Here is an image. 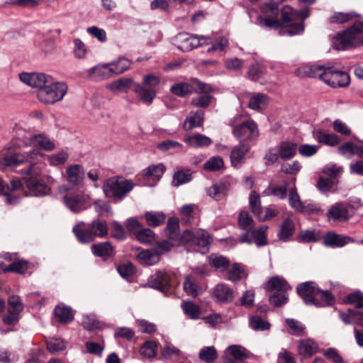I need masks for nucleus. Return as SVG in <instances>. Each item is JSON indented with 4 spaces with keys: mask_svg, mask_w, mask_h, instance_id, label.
Segmentation results:
<instances>
[{
    "mask_svg": "<svg viewBox=\"0 0 363 363\" xmlns=\"http://www.w3.org/2000/svg\"><path fill=\"white\" fill-rule=\"evenodd\" d=\"M145 218L147 225L152 227H157L165 220V215L162 212H147Z\"/></svg>",
    "mask_w": 363,
    "mask_h": 363,
    "instance_id": "46",
    "label": "nucleus"
},
{
    "mask_svg": "<svg viewBox=\"0 0 363 363\" xmlns=\"http://www.w3.org/2000/svg\"><path fill=\"white\" fill-rule=\"evenodd\" d=\"M108 64L114 75L127 71L130 67L131 62L127 58L120 57L118 60Z\"/></svg>",
    "mask_w": 363,
    "mask_h": 363,
    "instance_id": "40",
    "label": "nucleus"
},
{
    "mask_svg": "<svg viewBox=\"0 0 363 363\" xmlns=\"http://www.w3.org/2000/svg\"><path fill=\"white\" fill-rule=\"evenodd\" d=\"M241 116H236L232 118L229 125L233 127V134L242 143L255 139L259 135L257 126L256 123L251 120H247L238 123V119L241 118Z\"/></svg>",
    "mask_w": 363,
    "mask_h": 363,
    "instance_id": "7",
    "label": "nucleus"
},
{
    "mask_svg": "<svg viewBox=\"0 0 363 363\" xmlns=\"http://www.w3.org/2000/svg\"><path fill=\"white\" fill-rule=\"evenodd\" d=\"M329 219L345 221L350 217V206L345 203H337L333 205L327 213Z\"/></svg>",
    "mask_w": 363,
    "mask_h": 363,
    "instance_id": "18",
    "label": "nucleus"
},
{
    "mask_svg": "<svg viewBox=\"0 0 363 363\" xmlns=\"http://www.w3.org/2000/svg\"><path fill=\"white\" fill-rule=\"evenodd\" d=\"M199 35H193L186 33L177 35L174 39V44L178 49L189 52L199 46Z\"/></svg>",
    "mask_w": 363,
    "mask_h": 363,
    "instance_id": "14",
    "label": "nucleus"
},
{
    "mask_svg": "<svg viewBox=\"0 0 363 363\" xmlns=\"http://www.w3.org/2000/svg\"><path fill=\"white\" fill-rule=\"evenodd\" d=\"M134 186L131 180L111 177L104 182L103 191L106 197L121 200L133 189Z\"/></svg>",
    "mask_w": 363,
    "mask_h": 363,
    "instance_id": "6",
    "label": "nucleus"
},
{
    "mask_svg": "<svg viewBox=\"0 0 363 363\" xmlns=\"http://www.w3.org/2000/svg\"><path fill=\"white\" fill-rule=\"evenodd\" d=\"M363 33V23L358 21L349 29L340 32L333 39V47L336 50H345L355 46L359 35Z\"/></svg>",
    "mask_w": 363,
    "mask_h": 363,
    "instance_id": "4",
    "label": "nucleus"
},
{
    "mask_svg": "<svg viewBox=\"0 0 363 363\" xmlns=\"http://www.w3.org/2000/svg\"><path fill=\"white\" fill-rule=\"evenodd\" d=\"M267 229V225H262L257 230H245V231L240 235V241L247 244L255 242L257 246L266 245L267 242L265 233Z\"/></svg>",
    "mask_w": 363,
    "mask_h": 363,
    "instance_id": "12",
    "label": "nucleus"
},
{
    "mask_svg": "<svg viewBox=\"0 0 363 363\" xmlns=\"http://www.w3.org/2000/svg\"><path fill=\"white\" fill-rule=\"evenodd\" d=\"M196 206L195 204H186L179 208L182 220L186 223H191L194 217V211Z\"/></svg>",
    "mask_w": 363,
    "mask_h": 363,
    "instance_id": "55",
    "label": "nucleus"
},
{
    "mask_svg": "<svg viewBox=\"0 0 363 363\" xmlns=\"http://www.w3.org/2000/svg\"><path fill=\"white\" fill-rule=\"evenodd\" d=\"M238 224L242 230H248L253 228L254 221L249 216L248 213L241 211L238 217Z\"/></svg>",
    "mask_w": 363,
    "mask_h": 363,
    "instance_id": "61",
    "label": "nucleus"
},
{
    "mask_svg": "<svg viewBox=\"0 0 363 363\" xmlns=\"http://www.w3.org/2000/svg\"><path fill=\"white\" fill-rule=\"evenodd\" d=\"M277 151L281 159L284 160H289L296 155L297 152V145L292 142L284 141L277 146Z\"/></svg>",
    "mask_w": 363,
    "mask_h": 363,
    "instance_id": "25",
    "label": "nucleus"
},
{
    "mask_svg": "<svg viewBox=\"0 0 363 363\" xmlns=\"http://www.w3.org/2000/svg\"><path fill=\"white\" fill-rule=\"evenodd\" d=\"M266 289L269 291H277V292L286 294L291 286L283 277L275 276L269 279Z\"/></svg>",
    "mask_w": 363,
    "mask_h": 363,
    "instance_id": "30",
    "label": "nucleus"
},
{
    "mask_svg": "<svg viewBox=\"0 0 363 363\" xmlns=\"http://www.w3.org/2000/svg\"><path fill=\"white\" fill-rule=\"evenodd\" d=\"M91 79L99 81L111 77L113 74L109 64L98 65L87 70Z\"/></svg>",
    "mask_w": 363,
    "mask_h": 363,
    "instance_id": "22",
    "label": "nucleus"
},
{
    "mask_svg": "<svg viewBox=\"0 0 363 363\" xmlns=\"http://www.w3.org/2000/svg\"><path fill=\"white\" fill-rule=\"evenodd\" d=\"M212 238L209 234L203 230H186L182 235V241L184 243H189L196 245L199 248L207 247Z\"/></svg>",
    "mask_w": 363,
    "mask_h": 363,
    "instance_id": "11",
    "label": "nucleus"
},
{
    "mask_svg": "<svg viewBox=\"0 0 363 363\" xmlns=\"http://www.w3.org/2000/svg\"><path fill=\"white\" fill-rule=\"evenodd\" d=\"M92 252L97 257H108L113 252V247L110 242H104L94 244L91 246Z\"/></svg>",
    "mask_w": 363,
    "mask_h": 363,
    "instance_id": "43",
    "label": "nucleus"
},
{
    "mask_svg": "<svg viewBox=\"0 0 363 363\" xmlns=\"http://www.w3.org/2000/svg\"><path fill=\"white\" fill-rule=\"evenodd\" d=\"M184 290L187 294V295L192 297H196L199 294L200 287L199 286L194 277L191 275H188L185 277L184 282Z\"/></svg>",
    "mask_w": 363,
    "mask_h": 363,
    "instance_id": "42",
    "label": "nucleus"
},
{
    "mask_svg": "<svg viewBox=\"0 0 363 363\" xmlns=\"http://www.w3.org/2000/svg\"><path fill=\"white\" fill-rule=\"evenodd\" d=\"M286 185L283 186H270L263 191V194L265 196L273 195L279 199H284L286 196Z\"/></svg>",
    "mask_w": 363,
    "mask_h": 363,
    "instance_id": "57",
    "label": "nucleus"
},
{
    "mask_svg": "<svg viewBox=\"0 0 363 363\" xmlns=\"http://www.w3.org/2000/svg\"><path fill=\"white\" fill-rule=\"evenodd\" d=\"M48 82L42 89L38 90L39 100L46 104H53L61 101L67 92V85L62 82H55L52 77Z\"/></svg>",
    "mask_w": 363,
    "mask_h": 363,
    "instance_id": "5",
    "label": "nucleus"
},
{
    "mask_svg": "<svg viewBox=\"0 0 363 363\" xmlns=\"http://www.w3.org/2000/svg\"><path fill=\"white\" fill-rule=\"evenodd\" d=\"M250 208L253 213L257 216L259 213H262L259 195L255 191H252L250 194Z\"/></svg>",
    "mask_w": 363,
    "mask_h": 363,
    "instance_id": "58",
    "label": "nucleus"
},
{
    "mask_svg": "<svg viewBox=\"0 0 363 363\" xmlns=\"http://www.w3.org/2000/svg\"><path fill=\"white\" fill-rule=\"evenodd\" d=\"M33 145L47 151L52 150L55 147L54 142L42 134L34 135Z\"/></svg>",
    "mask_w": 363,
    "mask_h": 363,
    "instance_id": "41",
    "label": "nucleus"
},
{
    "mask_svg": "<svg viewBox=\"0 0 363 363\" xmlns=\"http://www.w3.org/2000/svg\"><path fill=\"white\" fill-rule=\"evenodd\" d=\"M313 136L318 142L330 146H335L340 141L336 135L323 130L314 131Z\"/></svg>",
    "mask_w": 363,
    "mask_h": 363,
    "instance_id": "34",
    "label": "nucleus"
},
{
    "mask_svg": "<svg viewBox=\"0 0 363 363\" xmlns=\"http://www.w3.org/2000/svg\"><path fill=\"white\" fill-rule=\"evenodd\" d=\"M262 14L259 16V23L267 28H279L281 26L278 18L279 9L277 4L267 3L261 7Z\"/></svg>",
    "mask_w": 363,
    "mask_h": 363,
    "instance_id": "9",
    "label": "nucleus"
},
{
    "mask_svg": "<svg viewBox=\"0 0 363 363\" xmlns=\"http://www.w3.org/2000/svg\"><path fill=\"white\" fill-rule=\"evenodd\" d=\"M357 16H358V15L353 12H351V13L337 12V13H333L329 18L328 21L331 23H346V22L353 19L354 17H357Z\"/></svg>",
    "mask_w": 363,
    "mask_h": 363,
    "instance_id": "52",
    "label": "nucleus"
},
{
    "mask_svg": "<svg viewBox=\"0 0 363 363\" xmlns=\"http://www.w3.org/2000/svg\"><path fill=\"white\" fill-rule=\"evenodd\" d=\"M148 285L154 289L164 291L171 285V277L166 272L158 271L148 279Z\"/></svg>",
    "mask_w": 363,
    "mask_h": 363,
    "instance_id": "19",
    "label": "nucleus"
},
{
    "mask_svg": "<svg viewBox=\"0 0 363 363\" xmlns=\"http://www.w3.org/2000/svg\"><path fill=\"white\" fill-rule=\"evenodd\" d=\"M195 79L192 81L191 84L189 83H178L171 86L170 91L172 94L179 97H184L188 94H191L195 88Z\"/></svg>",
    "mask_w": 363,
    "mask_h": 363,
    "instance_id": "36",
    "label": "nucleus"
},
{
    "mask_svg": "<svg viewBox=\"0 0 363 363\" xmlns=\"http://www.w3.org/2000/svg\"><path fill=\"white\" fill-rule=\"evenodd\" d=\"M228 279L232 281H237L242 278L244 273L243 270L238 264H233L232 266L228 267Z\"/></svg>",
    "mask_w": 363,
    "mask_h": 363,
    "instance_id": "60",
    "label": "nucleus"
},
{
    "mask_svg": "<svg viewBox=\"0 0 363 363\" xmlns=\"http://www.w3.org/2000/svg\"><path fill=\"white\" fill-rule=\"evenodd\" d=\"M352 241V239L347 236H342L335 233H328L323 238V242L325 245L329 247H341Z\"/></svg>",
    "mask_w": 363,
    "mask_h": 363,
    "instance_id": "28",
    "label": "nucleus"
},
{
    "mask_svg": "<svg viewBox=\"0 0 363 363\" xmlns=\"http://www.w3.org/2000/svg\"><path fill=\"white\" fill-rule=\"evenodd\" d=\"M33 134L22 128L16 129V145L18 147H28L33 145Z\"/></svg>",
    "mask_w": 363,
    "mask_h": 363,
    "instance_id": "33",
    "label": "nucleus"
},
{
    "mask_svg": "<svg viewBox=\"0 0 363 363\" xmlns=\"http://www.w3.org/2000/svg\"><path fill=\"white\" fill-rule=\"evenodd\" d=\"M227 350L237 360H242L247 357L246 350L240 345L229 346Z\"/></svg>",
    "mask_w": 363,
    "mask_h": 363,
    "instance_id": "64",
    "label": "nucleus"
},
{
    "mask_svg": "<svg viewBox=\"0 0 363 363\" xmlns=\"http://www.w3.org/2000/svg\"><path fill=\"white\" fill-rule=\"evenodd\" d=\"M157 351V345L154 341H147L140 347V354L145 358L152 359Z\"/></svg>",
    "mask_w": 363,
    "mask_h": 363,
    "instance_id": "47",
    "label": "nucleus"
},
{
    "mask_svg": "<svg viewBox=\"0 0 363 363\" xmlns=\"http://www.w3.org/2000/svg\"><path fill=\"white\" fill-rule=\"evenodd\" d=\"M269 103V98L262 93L252 94L249 97L248 107L255 111L264 109Z\"/></svg>",
    "mask_w": 363,
    "mask_h": 363,
    "instance_id": "29",
    "label": "nucleus"
},
{
    "mask_svg": "<svg viewBox=\"0 0 363 363\" xmlns=\"http://www.w3.org/2000/svg\"><path fill=\"white\" fill-rule=\"evenodd\" d=\"M297 16V12L289 6H285L281 9V26L283 24H289L281 28L279 33L281 35L288 34L289 35H295L301 33L303 30V25L302 23L291 24Z\"/></svg>",
    "mask_w": 363,
    "mask_h": 363,
    "instance_id": "8",
    "label": "nucleus"
},
{
    "mask_svg": "<svg viewBox=\"0 0 363 363\" xmlns=\"http://www.w3.org/2000/svg\"><path fill=\"white\" fill-rule=\"evenodd\" d=\"M55 314L60 322L65 324L71 323L74 318L72 309L67 306H57L55 309Z\"/></svg>",
    "mask_w": 363,
    "mask_h": 363,
    "instance_id": "39",
    "label": "nucleus"
},
{
    "mask_svg": "<svg viewBox=\"0 0 363 363\" xmlns=\"http://www.w3.org/2000/svg\"><path fill=\"white\" fill-rule=\"evenodd\" d=\"M133 84L131 78H121L107 85V88L113 92L125 91Z\"/></svg>",
    "mask_w": 363,
    "mask_h": 363,
    "instance_id": "38",
    "label": "nucleus"
},
{
    "mask_svg": "<svg viewBox=\"0 0 363 363\" xmlns=\"http://www.w3.org/2000/svg\"><path fill=\"white\" fill-rule=\"evenodd\" d=\"M289 200V204L293 208L301 212H304L306 211L304 206L300 200V196L298 194L296 188H293L290 190Z\"/></svg>",
    "mask_w": 363,
    "mask_h": 363,
    "instance_id": "54",
    "label": "nucleus"
},
{
    "mask_svg": "<svg viewBox=\"0 0 363 363\" xmlns=\"http://www.w3.org/2000/svg\"><path fill=\"white\" fill-rule=\"evenodd\" d=\"M135 235L141 243H150L154 240L155 234L150 229L142 228Z\"/></svg>",
    "mask_w": 363,
    "mask_h": 363,
    "instance_id": "59",
    "label": "nucleus"
},
{
    "mask_svg": "<svg viewBox=\"0 0 363 363\" xmlns=\"http://www.w3.org/2000/svg\"><path fill=\"white\" fill-rule=\"evenodd\" d=\"M217 357V352L213 346L205 347L199 352L200 359L206 363H213Z\"/></svg>",
    "mask_w": 363,
    "mask_h": 363,
    "instance_id": "48",
    "label": "nucleus"
},
{
    "mask_svg": "<svg viewBox=\"0 0 363 363\" xmlns=\"http://www.w3.org/2000/svg\"><path fill=\"white\" fill-rule=\"evenodd\" d=\"M43 155L38 150H33L26 153H13L4 157L1 160L3 167H24L15 169V171L24 176H27L26 186L29 189V195L33 196H43L50 191L49 187L42 182L45 165L39 162V157Z\"/></svg>",
    "mask_w": 363,
    "mask_h": 363,
    "instance_id": "1",
    "label": "nucleus"
},
{
    "mask_svg": "<svg viewBox=\"0 0 363 363\" xmlns=\"http://www.w3.org/2000/svg\"><path fill=\"white\" fill-rule=\"evenodd\" d=\"M137 258L143 265H154L160 260V252L155 249L145 250L138 253Z\"/></svg>",
    "mask_w": 363,
    "mask_h": 363,
    "instance_id": "26",
    "label": "nucleus"
},
{
    "mask_svg": "<svg viewBox=\"0 0 363 363\" xmlns=\"http://www.w3.org/2000/svg\"><path fill=\"white\" fill-rule=\"evenodd\" d=\"M229 185L224 182H219L213 184L206 189V194L216 201L223 199L228 194Z\"/></svg>",
    "mask_w": 363,
    "mask_h": 363,
    "instance_id": "21",
    "label": "nucleus"
},
{
    "mask_svg": "<svg viewBox=\"0 0 363 363\" xmlns=\"http://www.w3.org/2000/svg\"><path fill=\"white\" fill-rule=\"evenodd\" d=\"M195 85L196 86L194 91L196 93L203 94L201 96L194 97L191 99V104L196 107L206 108L211 102L212 96L210 93L213 91L211 85L203 83L195 79Z\"/></svg>",
    "mask_w": 363,
    "mask_h": 363,
    "instance_id": "13",
    "label": "nucleus"
},
{
    "mask_svg": "<svg viewBox=\"0 0 363 363\" xmlns=\"http://www.w3.org/2000/svg\"><path fill=\"white\" fill-rule=\"evenodd\" d=\"M66 177L67 182L72 185H78L84 179V170L80 164L69 165L66 169Z\"/></svg>",
    "mask_w": 363,
    "mask_h": 363,
    "instance_id": "20",
    "label": "nucleus"
},
{
    "mask_svg": "<svg viewBox=\"0 0 363 363\" xmlns=\"http://www.w3.org/2000/svg\"><path fill=\"white\" fill-rule=\"evenodd\" d=\"M82 323L83 327L88 330H94L102 328V323L97 320L93 314L84 315Z\"/></svg>",
    "mask_w": 363,
    "mask_h": 363,
    "instance_id": "53",
    "label": "nucleus"
},
{
    "mask_svg": "<svg viewBox=\"0 0 363 363\" xmlns=\"http://www.w3.org/2000/svg\"><path fill=\"white\" fill-rule=\"evenodd\" d=\"M50 76L43 73H22L19 74L21 81L33 88L42 89L48 82Z\"/></svg>",
    "mask_w": 363,
    "mask_h": 363,
    "instance_id": "16",
    "label": "nucleus"
},
{
    "mask_svg": "<svg viewBox=\"0 0 363 363\" xmlns=\"http://www.w3.org/2000/svg\"><path fill=\"white\" fill-rule=\"evenodd\" d=\"M209 264L220 271L225 270L229 267V261L223 256L211 255L209 257Z\"/></svg>",
    "mask_w": 363,
    "mask_h": 363,
    "instance_id": "49",
    "label": "nucleus"
},
{
    "mask_svg": "<svg viewBox=\"0 0 363 363\" xmlns=\"http://www.w3.org/2000/svg\"><path fill=\"white\" fill-rule=\"evenodd\" d=\"M296 290L306 304L320 307V303L316 298L319 295V292H320V289L317 287L315 282L308 281L299 284Z\"/></svg>",
    "mask_w": 363,
    "mask_h": 363,
    "instance_id": "10",
    "label": "nucleus"
},
{
    "mask_svg": "<svg viewBox=\"0 0 363 363\" xmlns=\"http://www.w3.org/2000/svg\"><path fill=\"white\" fill-rule=\"evenodd\" d=\"M69 158V154L65 150L47 156V160L52 166H59L65 164Z\"/></svg>",
    "mask_w": 363,
    "mask_h": 363,
    "instance_id": "50",
    "label": "nucleus"
},
{
    "mask_svg": "<svg viewBox=\"0 0 363 363\" xmlns=\"http://www.w3.org/2000/svg\"><path fill=\"white\" fill-rule=\"evenodd\" d=\"M89 196L86 194H76L65 196L63 202L65 206L74 213H79L84 210Z\"/></svg>",
    "mask_w": 363,
    "mask_h": 363,
    "instance_id": "17",
    "label": "nucleus"
},
{
    "mask_svg": "<svg viewBox=\"0 0 363 363\" xmlns=\"http://www.w3.org/2000/svg\"><path fill=\"white\" fill-rule=\"evenodd\" d=\"M250 146L247 143H240L238 145L235 146L230 153V162L232 166L236 167L245 160V155L250 151Z\"/></svg>",
    "mask_w": 363,
    "mask_h": 363,
    "instance_id": "23",
    "label": "nucleus"
},
{
    "mask_svg": "<svg viewBox=\"0 0 363 363\" xmlns=\"http://www.w3.org/2000/svg\"><path fill=\"white\" fill-rule=\"evenodd\" d=\"M294 231V225L291 220L286 218L283 220L280 230L279 232V238L280 240L286 241L292 235Z\"/></svg>",
    "mask_w": 363,
    "mask_h": 363,
    "instance_id": "44",
    "label": "nucleus"
},
{
    "mask_svg": "<svg viewBox=\"0 0 363 363\" xmlns=\"http://www.w3.org/2000/svg\"><path fill=\"white\" fill-rule=\"evenodd\" d=\"M184 313L191 319H197L200 315V308L191 301H185L182 304Z\"/></svg>",
    "mask_w": 363,
    "mask_h": 363,
    "instance_id": "51",
    "label": "nucleus"
},
{
    "mask_svg": "<svg viewBox=\"0 0 363 363\" xmlns=\"http://www.w3.org/2000/svg\"><path fill=\"white\" fill-rule=\"evenodd\" d=\"M191 179V174L189 172L178 171L176 172L173 177L172 184L178 186Z\"/></svg>",
    "mask_w": 363,
    "mask_h": 363,
    "instance_id": "62",
    "label": "nucleus"
},
{
    "mask_svg": "<svg viewBox=\"0 0 363 363\" xmlns=\"http://www.w3.org/2000/svg\"><path fill=\"white\" fill-rule=\"evenodd\" d=\"M138 98L147 105H150L157 96V91L142 84H135L133 89Z\"/></svg>",
    "mask_w": 363,
    "mask_h": 363,
    "instance_id": "24",
    "label": "nucleus"
},
{
    "mask_svg": "<svg viewBox=\"0 0 363 363\" xmlns=\"http://www.w3.org/2000/svg\"><path fill=\"white\" fill-rule=\"evenodd\" d=\"M224 167V161L220 156H213L203 164V169L208 172H216Z\"/></svg>",
    "mask_w": 363,
    "mask_h": 363,
    "instance_id": "45",
    "label": "nucleus"
},
{
    "mask_svg": "<svg viewBox=\"0 0 363 363\" xmlns=\"http://www.w3.org/2000/svg\"><path fill=\"white\" fill-rule=\"evenodd\" d=\"M318 345L311 339L301 340L298 345L299 354L305 357H311L317 352Z\"/></svg>",
    "mask_w": 363,
    "mask_h": 363,
    "instance_id": "35",
    "label": "nucleus"
},
{
    "mask_svg": "<svg viewBox=\"0 0 363 363\" xmlns=\"http://www.w3.org/2000/svg\"><path fill=\"white\" fill-rule=\"evenodd\" d=\"M285 322L291 330L292 335L298 336L303 334L306 327L301 322L293 318L286 319Z\"/></svg>",
    "mask_w": 363,
    "mask_h": 363,
    "instance_id": "56",
    "label": "nucleus"
},
{
    "mask_svg": "<svg viewBox=\"0 0 363 363\" xmlns=\"http://www.w3.org/2000/svg\"><path fill=\"white\" fill-rule=\"evenodd\" d=\"M184 141L193 147H208L212 143V140L208 137L202 134H194L193 135H186Z\"/></svg>",
    "mask_w": 363,
    "mask_h": 363,
    "instance_id": "32",
    "label": "nucleus"
},
{
    "mask_svg": "<svg viewBox=\"0 0 363 363\" xmlns=\"http://www.w3.org/2000/svg\"><path fill=\"white\" fill-rule=\"evenodd\" d=\"M203 116L204 113L203 111H191L184 121V128L189 130L194 128L200 127L203 122Z\"/></svg>",
    "mask_w": 363,
    "mask_h": 363,
    "instance_id": "31",
    "label": "nucleus"
},
{
    "mask_svg": "<svg viewBox=\"0 0 363 363\" xmlns=\"http://www.w3.org/2000/svg\"><path fill=\"white\" fill-rule=\"evenodd\" d=\"M107 223L103 220H94L87 227L84 223L73 227V233L77 240L82 243H89L94 240L95 237L103 238L107 235Z\"/></svg>",
    "mask_w": 363,
    "mask_h": 363,
    "instance_id": "3",
    "label": "nucleus"
},
{
    "mask_svg": "<svg viewBox=\"0 0 363 363\" xmlns=\"http://www.w3.org/2000/svg\"><path fill=\"white\" fill-rule=\"evenodd\" d=\"M165 171V167L163 164H151L142 171L141 175L147 185L155 186L161 179Z\"/></svg>",
    "mask_w": 363,
    "mask_h": 363,
    "instance_id": "15",
    "label": "nucleus"
},
{
    "mask_svg": "<svg viewBox=\"0 0 363 363\" xmlns=\"http://www.w3.org/2000/svg\"><path fill=\"white\" fill-rule=\"evenodd\" d=\"M303 75L318 77L331 87H345L349 85L350 78L346 72L320 65H312L303 68Z\"/></svg>",
    "mask_w": 363,
    "mask_h": 363,
    "instance_id": "2",
    "label": "nucleus"
},
{
    "mask_svg": "<svg viewBox=\"0 0 363 363\" xmlns=\"http://www.w3.org/2000/svg\"><path fill=\"white\" fill-rule=\"evenodd\" d=\"M213 295L221 303H229L233 300V291L225 284L216 285L213 289Z\"/></svg>",
    "mask_w": 363,
    "mask_h": 363,
    "instance_id": "27",
    "label": "nucleus"
},
{
    "mask_svg": "<svg viewBox=\"0 0 363 363\" xmlns=\"http://www.w3.org/2000/svg\"><path fill=\"white\" fill-rule=\"evenodd\" d=\"M323 354L328 359L333 363H344V359L335 348L330 347L324 350Z\"/></svg>",
    "mask_w": 363,
    "mask_h": 363,
    "instance_id": "63",
    "label": "nucleus"
},
{
    "mask_svg": "<svg viewBox=\"0 0 363 363\" xmlns=\"http://www.w3.org/2000/svg\"><path fill=\"white\" fill-rule=\"evenodd\" d=\"M340 152L343 155H357L363 157V143L355 145L352 143H345L339 147Z\"/></svg>",
    "mask_w": 363,
    "mask_h": 363,
    "instance_id": "37",
    "label": "nucleus"
}]
</instances>
